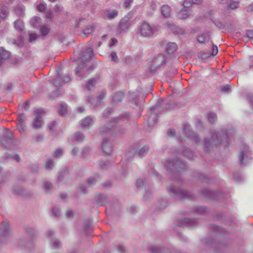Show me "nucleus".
Here are the masks:
<instances>
[{"label":"nucleus","instance_id":"09e8293b","mask_svg":"<svg viewBox=\"0 0 253 253\" xmlns=\"http://www.w3.org/2000/svg\"><path fill=\"white\" fill-rule=\"evenodd\" d=\"M239 5V2L238 1H233L231 2L228 5V8L231 9H235L238 7Z\"/></svg>","mask_w":253,"mask_h":253},{"label":"nucleus","instance_id":"f8f14e48","mask_svg":"<svg viewBox=\"0 0 253 253\" xmlns=\"http://www.w3.org/2000/svg\"><path fill=\"white\" fill-rule=\"evenodd\" d=\"M251 154L249 151V148L248 146L245 145L242 150L239 156L240 164L243 165L247 164L251 161Z\"/></svg>","mask_w":253,"mask_h":253},{"label":"nucleus","instance_id":"412c9836","mask_svg":"<svg viewBox=\"0 0 253 253\" xmlns=\"http://www.w3.org/2000/svg\"><path fill=\"white\" fill-rule=\"evenodd\" d=\"M190 126L188 124H185L184 126V130L186 133V134L190 137L193 139L195 142H198L200 140V138L198 135L195 133L193 131L191 130L190 129Z\"/></svg>","mask_w":253,"mask_h":253},{"label":"nucleus","instance_id":"58836bf2","mask_svg":"<svg viewBox=\"0 0 253 253\" xmlns=\"http://www.w3.org/2000/svg\"><path fill=\"white\" fill-rule=\"evenodd\" d=\"M96 83V79L94 78H92L87 81V83L85 85V87L87 89L90 90L92 87H94Z\"/></svg>","mask_w":253,"mask_h":253},{"label":"nucleus","instance_id":"a18cd8bd","mask_svg":"<svg viewBox=\"0 0 253 253\" xmlns=\"http://www.w3.org/2000/svg\"><path fill=\"white\" fill-rule=\"evenodd\" d=\"M14 27L18 30H22L23 27V23L20 20H17L14 22Z\"/></svg>","mask_w":253,"mask_h":253},{"label":"nucleus","instance_id":"aec40b11","mask_svg":"<svg viewBox=\"0 0 253 253\" xmlns=\"http://www.w3.org/2000/svg\"><path fill=\"white\" fill-rule=\"evenodd\" d=\"M136 184L138 188L145 191L146 195H148L150 193V191L149 189L148 184L146 182L145 179H138L136 182Z\"/></svg>","mask_w":253,"mask_h":253},{"label":"nucleus","instance_id":"c9c22d12","mask_svg":"<svg viewBox=\"0 0 253 253\" xmlns=\"http://www.w3.org/2000/svg\"><path fill=\"white\" fill-rule=\"evenodd\" d=\"M118 15V12L117 10H113L111 11H107L105 13L106 16L109 19H113Z\"/></svg>","mask_w":253,"mask_h":253},{"label":"nucleus","instance_id":"5fc2aeb1","mask_svg":"<svg viewBox=\"0 0 253 253\" xmlns=\"http://www.w3.org/2000/svg\"><path fill=\"white\" fill-rule=\"evenodd\" d=\"M43 135L42 134H36L33 136V139L37 142H41L43 140Z\"/></svg>","mask_w":253,"mask_h":253},{"label":"nucleus","instance_id":"4468645a","mask_svg":"<svg viewBox=\"0 0 253 253\" xmlns=\"http://www.w3.org/2000/svg\"><path fill=\"white\" fill-rule=\"evenodd\" d=\"M95 121V119L93 117L89 116L81 120L80 125L83 129H84L92 126Z\"/></svg>","mask_w":253,"mask_h":253},{"label":"nucleus","instance_id":"393cba45","mask_svg":"<svg viewBox=\"0 0 253 253\" xmlns=\"http://www.w3.org/2000/svg\"><path fill=\"white\" fill-rule=\"evenodd\" d=\"M86 71L87 69L85 63L81 62V64L76 69V74L79 77H83L86 74Z\"/></svg>","mask_w":253,"mask_h":253},{"label":"nucleus","instance_id":"ddd939ff","mask_svg":"<svg viewBox=\"0 0 253 253\" xmlns=\"http://www.w3.org/2000/svg\"><path fill=\"white\" fill-rule=\"evenodd\" d=\"M46 235L49 238L50 244L52 248L58 249L61 247V244L60 242L56 238H52V236L54 235V232L52 230H47Z\"/></svg>","mask_w":253,"mask_h":253},{"label":"nucleus","instance_id":"37998d69","mask_svg":"<svg viewBox=\"0 0 253 253\" xmlns=\"http://www.w3.org/2000/svg\"><path fill=\"white\" fill-rule=\"evenodd\" d=\"M129 115L128 114L124 113L123 114L121 115L120 116H119L118 117L114 118L113 120L114 122H116L121 120H125V119L127 120L129 118Z\"/></svg>","mask_w":253,"mask_h":253},{"label":"nucleus","instance_id":"e433bc0d","mask_svg":"<svg viewBox=\"0 0 253 253\" xmlns=\"http://www.w3.org/2000/svg\"><path fill=\"white\" fill-rule=\"evenodd\" d=\"M93 30V27L91 25L87 26L83 30V35L84 37H88L92 33Z\"/></svg>","mask_w":253,"mask_h":253},{"label":"nucleus","instance_id":"6e6d98bb","mask_svg":"<svg viewBox=\"0 0 253 253\" xmlns=\"http://www.w3.org/2000/svg\"><path fill=\"white\" fill-rule=\"evenodd\" d=\"M90 149L88 147H84L82 150V156L83 158H85L89 152Z\"/></svg>","mask_w":253,"mask_h":253},{"label":"nucleus","instance_id":"dca6fc26","mask_svg":"<svg viewBox=\"0 0 253 253\" xmlns=\"http://www.w3.org/2000/svg\"><path fill=\"white\" fill-rule=\"evenodd\" d=\"M179 151L180 153L189 160H195L197 158V156L195 153L189 148L186 147H181Z\"/></svg>","mask_w":253,"mask_h":253},{"label":"nucleus","instance_id":"c756f323","mask_svg":"<svg viewBox=\"0 0 253 253\" xmlns=\"http://www.w3.org/2000/svg\"><path fill=\"white\" fill-rule=\"evenodd\" d=\"M190 13L185 8L181 9L177 14V17L180 19H186L189 17Z\"/></svg>","mask_w":253,"mask_h":253},{"label":"nucleus","instance_id":"7c9ffc66","mask_svg":"<svg viewBox=\"0 0 253 253\" xmlns=\"http://www.w3.org/2000/svg\"><path fill=\"white\" fill-rule=\"evenodd\" d=\"M112 165L110 161H99L98 162V168L101 169H106Z\"/></svg>","mask_w":253,"mask_h":253},{"label":"nucleus","instance_id":"6ab92c4d","mask_svg":"<svg viewBox=\"0 0 253 253\" xmlns=\"http://www.w3.org/2000/svg\"><path fill=\"white\" fill-rule=\"evenodd\" d=\"M93 55V50L91 47H87L85 50L80 54V59L82 62L89 61Z\"/></svg>","mask_w":253,"mask_h":253},{"label":"nucleus","instance_id":"5701e85b","mask_svg":"<svg viewBox=\"0 0 253 253\" xmlns=\"http://www.w3.org/2000/svg\"><path fill=\"white\" fill-rule=\"evenodd\" d=\"M85 136L84 134L81 132H77L75 133L71 137H70L68 141H71L73 144L79 143L82 142L84 139Z\"/></svg>","mask_w":253,"mask_h":253},{"label":"nucleus","instance_id":"bf43d9fd","mask_svg":"<svg viewBox=\"0 0 253 253\" xmlns=\"http://www.w3.org/2000/svg\"><path fill=\"white\" fill-rule=\"evenodd\" d=\"M133 2V0H124V6L126 8L129 7Z\"/></svg>","mask_w":253,"mask_h":253},{"label":"nucleus","instance_id":"49530a36","mask_svg":"<svg viewBox=\"0 0 253 253\" xmlns=\"http://www.w3.org/2000/svg\"><path fill=\"white\" fill-rule=\"evenodd\" d=\"M85 181L87 183V184L89 187L93 185L98 181L97 179L94 177H90L87 179Z\"/></svg>","mask_w":253,"mask_h":253},{"label":"nucleus","instance_id":"7ed1b4c3","mask_svg":"<svg viewBox=\"0 0 253 253\" xmlns=\"http://www.w3.org/2000/svg\"><path fill=\"white\" fill-rule=\"evenodd\" d=\"M158 31L156 25H151L146 21H143L138 26V31L144 38H150Z\"/></svg>","mask_w":253,"mask_h":253},{"label":"nucleus","instance_id":"c03bdc74","mask_svg":"<svg viewBox=\"0 0 253 253\" xmlns=\"http://www.w3.org/2000/svg\"><path fill=\"white\" fill-rule=\"evenodd\" d=\"M207 211V208L205 207H197L195 208L194 212L199 214H203Z\"/></svg>","mask_w":253,"mask_h":253},{"label":"nucleus","instance_id":"f257e3e1","mask_svg":"<svg viewBox=\"0 0 253 253\" xmlns=\"http://www.w3.org/2000/svg\"><path fill=\"white\" fill-rule=\"evenodd\" d=\"M232 133V131L227 132L225 130L222 129L221 131L216 130H211L210 131L209 137L204 139L203 148L204 151L207 153L211 150L220 145L225 141L227 142V138L229 134Z\"/></svg>","mask_w":253,"mask_h":253},{"label":"nucleus","instance_id":"a19ab883","mask_svg":"<svg viewBox=\"0 0 253 253\" xmlns=\"http://www.w3.org/2000/svg\"><path fill=\"white\" fill-rule=\"evenodd\" d=\"M8 12L6 7L0 6V17L1 18H4L8 15Z\"/></svg>","mask_w":253,"mask_h":253},{"label":"nucleus","instance_id":"4c0bfd02","mask_svg":"<svg viewBox=\"0 0 253 253\" xmlns=\"http://www.w3.org/2000/svg\"><path fill=\"white\" fill-rule=\"evenodd\" d=\"M87 183L86 182V181H84L80 183L79 186V190L80 192L84 194L85 193L86 190L88 187H89Z\"/></svg>","mask_w":253,"mask_h":253},{"label":"nucleus","instance_id":"4d7b16f0","mask_svg":"<svg viewBox=\"0 0 253 253\" xmlns=\"http://www.w3.org/2000/svg\"><path fill=\"white\" fill-rule=\"evenodd\" d=\"M37 9L40 12H43L46 9V6L44 3H40L37 6Z\"/></svg>","mask_w":253,"mask_h":253},{"label":"nucleus","instance_id":"13d9d810","mask_svg":"<svg viewBox=\"0 0 253 253\" xmlns=\"http://www.w3.org/2000/svg\"><path fill=\"white\" fill-rule=\"evenodd\" d=\"M63 154V150L61 148L57 149L54 152V156L59 158L62 156Z\"/></svg>","mask_w":253,"mask_h":253},{"label":"nucleus","instance_id":"0e129e2a","mask_svg":"<svg viewBox=\"0 0 253 253\" xmlns=\"http://www.w3.org/2000/svg\"><path fill=\"white\" fill-rule=\"evenodd\" d=\"M110 56L111 57L112 61L115 62H116L117 61L118 56L117 55L116 52H112L110 54Z\"/></svg>","mask_w":253,"mask_h":253},{"label":"nucleus","instance_id":"680f3d73","mask_svg":"<svg viewBox=\"0 0 253 253\" xmlns=\"http://www.w3.org/2000/svg\"><path fill=\"white\" fill-rule=\"evenodd\" d=\"M112 109L111 108H108L103 112V115L105 117H108L111 113Z\"/></svg>","mask_w":253,"mask_h":253},{"label":"nucleus","instance_id":"20e7f679","mask_svg":"<svg viewBox=\"0 0 253 253\" xmlns=\"http://www.w3.org/2000/svg\"><path fill=\"white\" fill-rule=\"evenodd\" d=\"M169 194L173 197L179 199H191L193 195L188 191L180 187L170 184L167 187Z\"/></svg>","mask_w":253,"mask_h":253},{"label":"nucleus","instance_id":"603ef678","mask_svg":"<svg viewBox=\"0 0 253 253\" xmlns=\"http://www.w3.org/2000/svg\"><path fill=\"white\" fill-rule=\"evenodd\" d=\"M24 229L26 233H29L31 236H33L35 233V229L31 227L26 226L25 227Z\"/></svg>","mask_w":253,"mask_h":253},{"label":"nucleus","instance_id":"473e14b6","mask_svg":"<svg viewBox=\"0 0 253 253\" xmlns=\"http://www.w3.org/2000/svg\"><path fill=\"white\" fill-rule=\"evenodd\" d=\"M177 48L176 44L174 42H169L167 44L166 50L169 53H172Z\"/></svg>","mask_w":253,"mask_h":253},{"label":"nucleus","instance_id":"4be33fe9","mask_svg":"<svg viewBox=\"0 0 253 253\" xmlns=\"http://www.w3.org/2000/svg\"><path fill=\"white\" fill-rule=\"evenodd\" d=\"M62 76L58 72V75L56 79L53 81V84L55 86H59L62 85L63 84L67 83L70 81V77L69 75L64 76L63 80L61 81Z\"/></svg>","mask_w":253,"mask_h":253},{"label":"nucleus","instance_id":"72a5a7b5","mask_svg":"<svg viewBox=\"0 0 253 253\" xmlns=\"http://www.w3.org/2000/svg\"><path fill=\"white\" fill-rule=\"evenodd\" d=\"M183 221L184 223L188 224V225L190 227L194 226L197 223V220L195 218L191 219L189 218H185L183 219Z\"/></svg>","mask_w":253,"mask_h":253},{"label":"nucleus","instance_id":"69168bd1","mask_svg":"<svg viewBox=\"0 0 253 253\" xmlns=\"http://www.w3.org/2000/svg\"><path fill=\"white\" fill-rule=\"evenodd\" d=\"M51 187L52 184L51 183V182L48 181L44 182L43 188L45 190H49L51 188Z\"/></svg>","mask_w":253,"mask_h":253},{"label":"nucleus","instance_id":"c85d7f7f","mask_svg":"<svg viewBox=\"0 0 253 253\" xmlns=\"http://www.w3.org/2000/svg\"><path fill=\"white\" fill-rule=\"evenodd\" d=\"M203 0H184L183 2V5L185 8H189L193 4H200L202 3Z\"/></svg>","mask_w":253,"mask_h":253},{"label":"nucleus","instance_id":"39448f33","mask_svg":"<svg viewBox=\"0 0 253 253\" xmlns=\"http://www.w3.org/2000/svg\"><path fill=\"white\" fill-rule=\"evenodd\" d=\"M167 170H171L173 171H179L181 169L186 168L185 163L179 158L167 160L164 164Z\"/></svg>","mask_w":253,"mask_h":253},{"label":"nucleus","instance_id":"e2e57ef3","mask_svg":"<svg viewBox=\"0 0 253 253\" xmlns=\"http://www.w3.org/2000/svg\"><path fill=\"white\" fill-rule=\"evenodd\" d=\"M54 11L55 12H60L63 10V8L62 6L59 5H56L53 8Z\"/></svg>","mask_w":253,"mask_h":253},{"label":"nucleus","instance_id":"a211bd4d","mask_svg":"<svg viewBox=\"0 0 253 253\" xmlns=\"http://www.w3.org/2000/svg\"><path fill=\"white\" fill-rule=\"evenodd\" d=\"M149 149V146L147 144L140 145L136 148L134 153L135 155L138 156L140 158H142L148 153Z\"/></svg>","mask_w":253,"mask_h":253},{"label":"nucleus","instance_id":"f704fd0d","mask_svg":"<svg viewBox=\"0 0 253 253\" xmlns=\"http://www.w3.org/2000/svg\"><path fill=\"white\" fill-rule=\"evenodd\" d=\"M41 22V19L37 16L33 17L30 21L31 25H32L34 27H38Z\"/></svg>","mask_w":253,"mask_h":253},{"label":"nucleus","instance_id":"338daca9","mask_svg":"<svg viewBox=\"0 0 253 253\" xmlns=\"http://www.w3.org/2000/svg\"><path fill=\"white\" fill-rule=\"evenodd\" d=\"M56 125V123L55 121H52L51 122H50V123L49 124V125L48 126L49 129H50L52 131L54 130Z\"/></svg>","mask_w":253,"mask_h":253},{"label":"nucleus","instance_id":"cd10ccee","mask_svg":"<svg viewBox=\"0 0 253 253\" xmlns=\"http://www.w3.org/2000/svg\"><path fill=\"white\" fill-rule=\"evenodd\" d=\"M161 13L165 18H169L171 15V8L168 5L164 4L161 7Z\"/></svg>","mask_w":253,"mask_h":253},{"label":"nucleus","instance_id":"b1692460","mask_svg":"<svg viewBox=\"0 0 253 253\" xmlns=\"http://www.w3.org/2000/svg\"><path fill=\"white\" fill-rule=\"evenodd\" d=\"M125 97L124 93L117 92L113 94L112 98V103L114 105H118L123 100Z\"/></svg>","mask_w":253,"mask_h":253},{"label":"nucleus","instance_id":"0eeeda50","mask_svg":"<svg viewBox=\"0 0 253 253\" xmlns=\"http://www.w3.org/2000/svg\"><path fill=\"white\" fill-rule=\"evenodd\" d=\"M131 18L132 16L128 14L122 18L117 26V32L118 33H121L123 32L127 31L128 28L131 25Z\"/></svg>","mask_w":253,"mask_h":253},{"label":"nucleus","instance_id":"bb28decb","mask_svg":"<svg viewBox=\"0 0 253 253\" xmlns=\"http://www.w3.org/2000/svg\"><path fill=\"white\" fill-rule=\"evenodd\" d=\"M211 38V33L210 32H207L197 37V41L199 43H205L209 42Z\"/></svg>","mask_w":253,"mask_h":253},{"label":"nucleus","instance_id":"9d476101","mask_svg":"<svg viewBox=\"0 0 253 253\" xmlns=\"http://www.w3.org/2000/svg\"><path fill=\"white\" fill-rule=\"evenodd\" d=\"M166 62L167 57L163 54H160L153 58L151 69L153 70L159 69L161 67L165 66Z\"/></svg>","mask_w":253,"mask_h":253},{"label":"nucleus","instance_id":"6e6552de","mask_svg":"<svg viewBox=\"0 0 253 253\" xmlns=\"http://www.w3.org/2000/svg\"><path fill=\"white\" fill-rule=\"evenodd\" d=\"M162 108V105L160 103H157L150 108L148 111L149 115L148 123L150 126H153L156 123L157 119L155 115L157 114L158 112L161 113V112H159V111H161Z\"/></svg>","mask_w":253,"mask_h":253},{"label":"nucleus","instance_id":"1a4fd4ad","mask_svg":"<svg viewBox=\"0 0 253 253\" xmlns=\"http://www.w3.org/2000/svg\"><path fill=\"white\" fill-rule=\"evenodd\" d=\"M12 132L10 131L7 132L6 135L4 136L1 140L2 145L6 148L12 149L13 146L16 144L17 141L14 139L12 135Z\"/></svg>","mask_w":253,"mask_h":253},{"label":"nucleus","instance_id":"f3484780","mask_svg":"<svg viewBox=\"0 0 253 253\" xmlns=\"http://www.w3.org/2000/svg\"><path fill=\"white\" fill-rule=\"evenodd\" d=\"M179 151L180 153L189 160H195L197 158V156L195 153L189 148L186 147H181Z\"/></svg>","mask_w":253,"mask_h":253},{"label":"nucleus","instance_id":"2eb2a0df","mask_svg":"<svg viewBox=\"0 0 253 253\" xmlns=\"http://www.w3.org/2000/svg\"><path fill=\"white\" fill-rule=\"evenodd\" d=\"M179 151L180 153L189 160H195L197 158V156L195 153L189 148L186 147H181Z\"/></svg>","mask_w":253,"mask_h":253},{"label":"nucleus","instance_id":"79ce46f5","mask_svg":"<svg viewBox=\"0 0 253 253\" xmlns=\"http://www.w3.org/2000/svg\"><path fill=\"white\" fill-rule=\"evenodd\" d=\"M54 167L53 161L51 159H48L45 163V169L47 170H51Z\"/></svg>","mask_w":253,"mask_h":253},{"label":"nucleus","instance_id":"f03ea898","mask_svg":"<svg viewBox=\"0 0 253 253\" xmlns=\"http://www.w3.org/2000/svg\"><path fill=\"white\" fill-rule=\"evenodd\" d=\"M113 127L114 126L111 123H106L102 125L100 128V132L103 134L105 133V135L103 136L102 149L108 155H111L113 150L111 143V141L114 138L112 132Z\"/></svg>","mask_w":253,"mask_h":253},{"label":"nucleus","instance_id":"9b49d317","mask_svg":"<svg viewBox=\"0 0 253 253\" xmlns=\"http://www.w3.org/2000/svg\"><path fill=\"white\" fill-rule=\"evenodd\" d=\"M44 113L42 109H37L35 111V117L33 122V127L35 129H40L43 125L42 115Z\"/></svg>","mask_w":253,"mask_h":253},{"label":"nucleus","instance_id":"864d4df0","mask_svg":"<svg viewBox=\"0 0 253 253\" xmlns=\"http://www.w3.org/2000/svg\"><path fill=\"white\" fill-rule=\"evenodd\" d=\"M17 120L18 121V123L19 124L18 125V127L19 128V129H23L22 128V124L24 122V116L22 114H19L18 115L17 117Z\"/></svg>","mask_w":253,"mask_h":253},{"label":"nucleus","instance_id":"423d86ee","mask_svg":"<svg viewBox=\"0 0 253 253\" xmlns=\"http://www.w3.org/2000/svg\"><path fill=\"white\" fill-rule=\"evenodd\" d=\"M11 235V230L8 221H3L0 227V242L6 243Z\"/></svg>","mask_w":253,"mask_h":253},{"label":"nucleus","instance_id":"774afa93","mask_svg":"<svg viewBox=\"0 0 253 253\" xmlns=\"http://www.w3.org/2000/svg\"><path fill=\"white\" fill-rule=\"evenodd\" d=\"M247 37L251 39H253V30H248L246 32Z\"/></svg>","mask_w":253,"mask_h":253},{"label":"nucleus","instance_id":"2f4dec72","mask_svg":"<svg viewBox=\"0 0 253 253\" xmlns=\"http://www.w3.org/2000/svg\"><path fill=\"white\" fill-rule=\"evenodd\" d=\"M95 200L97 204L100 206L104 205L106 203V197L101 194L96 195Z\"/></svg>","mask_w":253,"mask_h":253},{"label":"nucleus","instance_id":"ea45409f","mask_svg":"<svg viewBox=\"0 0 253 253\" xmlns=\"http://www.w3.org/2000/svg\"><path fill=\"white\" fill-rule=\"evenodd\" d=\"M207 119L211 124H213L217 120V116L215 113H210L207 115Z\"/></svg>","mask_w":253,"mask_h":253},{"label":"nucleus","instance_id":"a878e982","mask_svg":"<svg viewBox=\"0 0 253 253\" xmlns=\"http://www.w3.org/2000/svg\"><path fill=\"white\" fill-rule=\"evenodd\" d=\"M10 56V54L9 51L0 47V65L4 62V60L9 58Z\"/></svg>","mask_w":253,"mask_h":253},{"label":"nucleus","instance_id":"052dcab7","mask_svg":"<svg viewBox=\"0 0 253 253\" xmlns=\"http://www.w3.org/2000/svg\"><path fill=\"white\" fill-rule=\"evenodd\" d=\"M29 41L30 42H32L33 41H35L37 39L38 36L37 34L35 33H31L29 35Z\"/></svg>","mask_w":253,"mask_h":253},{"label":"nucleus","instance_id":"de8ad7c7","mask_svg":"<svg viewBox=\"0 0 253 253\" xmlns=\"http://www.w3.org/2000/svg\"><path fill=\"white\" fill-rule=\"evenodd\" d=\"M5 157L6 159H12L15 160L17 162H19L20 161V158L19 156L17 154H15L13 156V155H11L9 154L6 153L5 154Z\"/></svg>","mask_w":253,"mask_h":253},{"label":"nucleus","instance_id":"3c124183","mask_svg":"<svg viewBox=\"0 0 253 253\" xmlns=\"http://www.w3.org/2000/svg\"><path fill=\"white\" fill-rule=\"evenodd\" d=\"M40 31L42 36H45L48 34L49 29L46 26H42L40 28Z\"/></svg>","mask_w":253,"mask_h":253},{"label":"nucleus","instance_id":"8fccbe9b","mask_svg":"<svg viewBox=\"0 0 253 253\" xmlns=\"http://www.w3.org/2000/svg\"><path fill=\"white\" fill-rule=\"evenodd\" d=\"M67 106L66 104H61L58 110L59 114L60 115H63L67 112Z\"/></svg>","mask_w":253,"mask_h":253}]
</instances>
